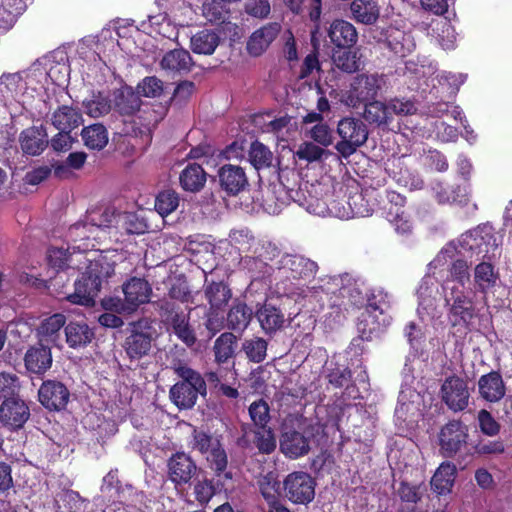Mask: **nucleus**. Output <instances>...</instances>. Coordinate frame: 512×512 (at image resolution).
I'll use <instances>...</instances> for the list:
<instances>
[{"instance_id":"f257e3e1","label":"nucleus","mask_w":512,"mask_h":512,"mask_svg":"<svg viewBox=\"0 0 512 512\" xmlns=\"http://www.w3.org/2000/svg\"><path fill=\"white\" fill-rule=\"evenodd\" d=\"M313 436L310 425L299 417L289 415L281 426L279 449L290 459L303 457L311 450Z\"/></svg>"},{"instance_id":"f03ea898","label":"nucleus","mask_w":512,"mask_h":512,"mask_svg":"<svg viewBox=\"0 0 512 512\" xmlns=\"http://www.w3.org/2000/svg\"><path fill=\"white\" fill-rule=\"evenodd\" d=\"M134 216L117 212L114 207H95L86 212L84 220L78 221L69 228L71 237L89 239L94 231L110 228L114 224H127Z\"/></svg>"},{"instance_id":"7ed1b4c3","label":"nucleus","mask_w":512,"mask_h":512,"mask_svg":"<svg viewBox=\"0 0 512 512\" xmlns=\"http://www.w3.org/2000/svg\"><path fill=\"white\" fill-rule=\"evenodd\" d=\"M124 298H110L104 302L106 309L118 313H133L141 305L150 302L151 284L142 277H131L122 284Z\"/></svg>"},{"instance_id":"20e7f679","label":"nucleus","mask_w":512,"mask_h":512,"mask_svg":"<svg viewBox=\"0 0 512 512\" xmlns=\"http://www.w3.org/2000/svg\"><path fill=\"white\" fill-rule=\"evenodd\" d=\"M336 132L341 138L335 145L337 152L344 158H348L363 146L369 136L367 125L360 118L344 117L338 124Z\"/></svg>"},{"instance_id":"39448f33","label":"nucleus","mask_w":512,"mask_h":512,"mask_svg":"<svg viewBox=\"0 0 512 512\" xmlns=\"http://www.w3.org/2000/svg\"><path fill=\"white\" fill-rule=\"evenodd\" d=\"M386 86V77L378 73H362L354 77L347 96V104L357 108L360 104L375 100Z\"/></svg>"},{"instance_id":"423d86ee","label":"nucleus","mask_w":512,"mask_h":512,"mask_svg":"<svg viewBox=\"0 0 512 512\" xmlns=\"http://www.w3.org/2000/svg\"><path fill=\"white\" fill-rule=\"evenodd\" d=\"M486 246L485 254L482 256V282L488 286H495L499 280V272L495 270V262L501 256V239L492 226L482 224V245Z\"/></svg>"},{"instance_id":"0eeeda50","label":"nucleus","mask_w":512,"mask_h":512,"mask_svg":"<svg viewBox=\"0 0 512 512\" xmlns=\"http://www.w3.org/2000/svg\"><path fill=\"white\" fill-rule=\"evenodd\" d=\"M146 322L138 321L129 324V334L124 340L123 348L131 362H139L146 357L152 348V335L149 332L150 327H146Z\"/></svg>"},{"instance_id":"6e6552de","label":"nucleus","mask_w":512,"mask_h":512,"mask_svg":"<svg viewBox=\"0 0 512 512\" xmlns=\"http://www.w3.org/2000/svg\"><path fill=\"white\" fill-rule=\"evenodd\" d=\"M315 481L306 472H293L283 481L285 497L296 504L310 503L315 496Z\"/></svg>"},{"instance_id":"1a4fd4ad","label":"nucleus","mask_w":512,"mask_h":512,"mask_svg":"<svg viewBox=\"0 0 512 512\" xmlns=\"http://www.w3.org/2000/svg\"><path fill=\"white\" fill-rule=\"evenodd\" d=\"M168 478L176 487L190 484L198 474L193 458L185 452H176L167 461Z\"/></svg>"},{"instance_id":"9d476101","label":"nucleus","mask_w":512,"mask_h":512,"mask_svg":"<svg viewBox=\"0 0 512 512\" xmlns=\"http://www.w3.org/2000/svg\"><path fill=\"white\" fill-rule=\"evenodd\" d=\"M29 418L30 409L19 396L5 399L0 405V423L10 431L22 429Z\"/></svg>"},{"instance_id":"9b49d317","label":"nucleus","mask_w":512,"mask_h":512,"mask_svg":"<svg viewBox=\"0 0 512 512\" xmlns=\"http://www.w3.org/2000/svg\"><path fill=\"white\" fill-rule=\"evenodd\" d=\"M440 452L444 457L454 456L467 442V427L460 421H450L439 432Z\"/></svg>"},{"instance_id":"f8f14e48","label":"nucleus","mask_w":512,"mask_h":512,"mask_svg":"<svg viewBox=\"0 0 512 512\" xmlns=\"http://www.w3.org/2000/svg\"><path fill=\"white\" fill-rule=\"evenodd\" d=\"M441 396L445 404L456 412L468 406L470 392L463 379L453 376L447 378L442 384Z\"/></svg>"},{"instance_id":"ddd939ff","label":"nucleus","mask_w":512,"mask_h":512,"mask_svg":"<svg viewBox=\"0 0 512 512\" xmlns=\"http://www.w3.org/2000/svg\"><path fill=\"white\" fill-rule=\"evenodd\" d=\"M40 403L50 411H61L69 402L70 392L67 387L55 380L42 383L38 391Z\"/></svg>"},{"instance_id":"4468645a","label":"nucleus","mask_w":512,"mask_h":512,"mask_svg":"<svg viewBox=\"0 0 512 512\" xmlns=\"http://www.w3.org/2000/svg\"><path fill=\"white\" fill-rule=\"evenodd\" d=\"M255 316L261 329L266 335L272 336L290 325V320L285 316L280 307L265 302L255 312Z\"/></svg>"},{"instance_id":"2eb2a0df","label":"nucleus","mask_w":512,"mask_h":512,"mask_svg":"<svg viewBox=\"0 0 512 512\" xmlns=\"http://www.w3.org/2000/svg\"><path fill=\"white\" fill-rule=\"evenodd\" d=\"M18 142L26 156H39L49 145L47 129L44 125L31 126L19 134Z\"/></svg>"},{"instance_id":"dca6fc26","label":"nucleus","mask_w":512,"mask_h":512,"mask_svg":"<svg viewBox=\"0 0 512 512\" xmlns=\"http://www.w3.org/2000/svg\"><path fill=\"white\" fill-rule=\"evenodd\" d=\"M281 31L278 22H270L255 30L247 41V51L251 56L262 55Z\"/></svg>"},{"instance_id":"f3484780","label":"nucleus","mask_w":512,"mask_h":512,"mask_svg":"<svg viewBox=\"0 0 512 512\" xmlns=\"http://www.w3.org/2000/svg\"><path fill=\"white\" fill-rule=\"evenodd\" d=\"M100 290L101 285L94 277H90L86 268L81 278L75 282L74 293L68 294L66 299L72 304L91 306L94 304V299Z\"/></svg>"},{"instance_id":"a211bd4d","label":"nucleus","mask_w":512,"mask_h":512,"mask_svg":"<svg viewBox=\"0 0 512 512\" xmlns=\"http://www.w3.org/2000/svg\"><path fill=\"white\" fill-rule=\"evenodd\" d=\"M221 188L228 194L235 196L248 185L246 174L240 166L225 164L218 171Z\"/></svg>"},{"instance_id":"6ab92c4d","label":"nucleus","mask_w":512,"mask_h":512,"mask_svg":"<svg viewBox=\"0 0 512 512\" xmlns=\"http://www.w3.org/2000/svg\"><path fill=\"white\" fill-rule=\"evenodd\" d=\"M327 34L330 42L340 49L352 48L358 41V33L354 25L342 19L334 20Z\"/></svg>"},{"instance_id":"aec40b11","label":"nucleus","mask_w":512,"mask_h":512,"mask_svg":"<svg viewBox=\"0 0 512 512\" xmlns=\"http://www.w3.org/2000/svg\"><path fill=\"white\" fill-rule=\"evenodd\" d=\"M363 119L378 128H387L393 121L387 102L372 100L364 103Z\"/></svg>"},{"instance_id":"412c9836","label":"nucleus","mask_w":512,"mask_h":512,"mask_svg":"<svg viewBox=\"0 0 512 512\" xmlns=\"http://www.w3.org/2000/svg\"><path fill=\"white\" fill-rule=\"evenodd\" d=\"M25 367L32 373L42 374L52 365V354L49 347L39 344L27 350Z\"/></svg>"},{"instance_id":"4be33fe9","label":"nucleus","mask_w":512,"mask_h":512,"mask_svg":"<svg viewBox=\"0 0 512 512\" xmlns=\"http://www.w3.org/2000/svg\"><path fill=\"white\" fill-rule=\"evenodd\" d=\"M50 120L58 131H72L83 122L81 112L77 108L68 105L59 106L52 113Z\"/></svg>"},{"instance_id":"5701e85b","label":"nucleus","mask_w":512,"mask_h":512,"mask_svg":"<svg viewBox=\"0 0 512 512\" xmlns=\"http://www.w3.org/2000/svg\"><path fill=\"white\" fill-rule=\"evenodd\" d=\"M204 295L208 301L211 313L222 310L232 297V292L227 284L222 281L207 282L204 287Z\"/></svg>"},{"instance_id":"b1692460","label":"nucleus","mask_w":512,"mask_h":512,"mask_svg":"<svg viewBox=\"0 0 512 512\" xmlns=\"http://www.w3.org/2000/svg\"><path fill=\"white\" fill-rule=\"evenodd\" d=\"M457 468L451 462H443L435 471L431 479V488L438 495H447L451 492L455 482Z\"/></svg>"},{"instance_id":"393cba45","label":"nucleus","mask_w":512,"mask_h":512,"mask_svg":"<svg viewBox=\"0 0 512 512\" xmlns=\"http://www.w3.org/2000/svg\"><path fill=\"white\" fill-rule=\"evenodd\" d=\"M193 65L189 51L183 48L168 51L160 61L162 69L178 73L190 72Z\"/></svg>"},{"instance_id":"a878e982","label":"nucleus","mask_w":512,"mask_h":512,"mask_svg":"<svg viewBox=\"0 0 512 512\" xmlns=\"http://www.w3.org/2000/svg\"><path fill=\"white\" fill-rule=\"evenodd\" d=\"M66 342L71 348L85 347L94 339V331L85 323L71 321L65 326Z\"/></svg>"},{"instance_id":"bb28decb","label":"nucleus","mask_w":512,"mask_h":512,"mask_svg":"<svg viewBox=\"0 0 512 512\" xmlns=\"http://www.w3.org/2000/svg\"><path fill=\"white\" fill-rule=\"evenodd\" d=\"M220 43L219 34L211 29L198 31L190 38V48L195 54L212 55Z\"/></svg>"},{"instance_id":"cd10ccee","label":"nucleus","mask_w":512,"mask_h":512,"mask_svg":"<svg viewBox=\"0 0 512 512\" xmlns=\"http://www.w3.org/2000/svg\"><path fill=\"white\" fill-rule=\"evenodd\" d=\"M171 369L181 379L177 383L186 384L195 389L202 390V396L207 394V385L204 377L181 360L174 361Z\"/></svg>"},{"instance_id":"c85d7f7f","label":"nucleus","mask_w":512,"mask_h":512,"mask_svg":"<svg viewBox=\"0 0 512 512\" xmlns=\"http://www.w3.org/2000/svg\"><path fill=\"white\" fill-rule=\"evenodd\" d=\"M284 267L291 271L293 278L308 279L314 277L318 265L316 262L299 255H290L284 259Z\"/></svg>"},{"instance_id":"c756f323","label":"nucleus","mask_w":512,"mask_h":512,"mask_svg":"<svg viewBox=\"0 0 512 512\" xmlns=\"http://www.w3.org/2000/svg\"><path fill=\"white\" fill-rule=\"evenodd\" d=\"M198 395L202 396V390L195 389L186 384L175 383L169 391L171 401L179 409L192 408L198 399Z\"/></svg>"},{"instance_id":"7c9ffc66","label":"nucleus","mask_w":512,"mask_h":512,"mask_svg":"<svg viewBox=\"0 0 512 512\" xmlns=\"http://www.w3.org/2000/svg\"><path fill=\"white\" fill-rule=\"evenodd\" d=\"M350 10L354 19L365 25L374 24L380 15L379 7L374 0H353Z\"/></svg>"},{"instance_id":"2f4dec72","label":"nucleus","mask_w":512,"mask_h":512,"mask_svg":"<svg viewBox=\"0 0 512 512\" xmlns=\"http://www.w3.org/2000/svg\"><path fill=\"white\" fill-rule=\"evenodd\" d=\"M237 337L232 332L222 333L214 342L215 362L219 365L227 363L235 356Z\"/></svg>"},{"instance_id":"473e14b6","label":"nucleus","mask_w":512,"mask_h":512,"mask_svg":"<svg viewBox=\"0 0 512 512\" xmlns=\"http://www.w3.org/2000/svg\"><path fill=\"white\" fill-rule=\"evenodd\" d=\"M253 317L252 309L243 302L233 304L227 313V327L233 331H244Z\"/></svg>"},{"instance_id":"72a5a7b5","label":"nucleus","mask_w":512,"mask_h":512,"mask_svg":"<svg viewBox=\"0 0 512 512\" xmlns=\"http://www.w3.org/2000/svg\"><path fill=\"white\" fill-rule=\"evenodd\" d=\"M505 395V385L499 372L482 375V398L489 402H497Z\"/></svg>"},{"instance_id":"f704fd0d","label":"nucleus","mask_w":512,"mask_h":512,"mask_svg":"<svg viewBox=\"0 0 512 512\" xmlns=\"http://www.w3.org/2000/svg\"><path fill=\"white\" fill-rule=\"evenodd\" d=\"M81 137L84 145L91 150H102L108 144V131L100 123L84 127L81 131Z\"/></svg>"},{"instance_id":"c9c22d12","label":"nucleus","mask_w":512,"mask_h":512,"mask_svg":"<svg viewBox=\"0 0 512 512\" xmlns=\"http://www.w3.org/2000/svg\"><path fill=\"white\" fill-rule=\"evenodd\" d=\"M190 311L188 313H182L181 315H174V319L169 321L166 325H169L173 333L187 346L192 347L197 341L194 329L190 323Z\"/></svg>"},{"instance_id":"e433bc0d","label":"nucleus","mask_w":512,"mask_h":512,"mask_svg":"<svg viewBox=\"0 0 512 512\" xmlns=\"http://www.w3.org/2000/svg\"><path fill=\"white\" fill-rule=\"evenodd\" d=\"M182 188L190 192L200 191L206 182V173L198 164H189L179 177Z\"/></svg>"},{"instance_id":"4c0bfd02","label":"nucleus","mask_w":512,"mask_h":512,"mask_svg":"<svg viewBox=\"0 0 512 512\" xmlns=\"http://www.w3.org/2000/svg\"><path fill=\"white\" fill-rule=\"evenodd\" d=\"M390 201L395 202V206H391L387 213V218L390 223L395 226V230L399 233H407L411 229L409 221L406 219L405 212L402 209L404 199L397 193L390 194Z\"/></svg>"},{"instance_id":"58836bf2","label":"nucleus","mask_w":512,"mask_h":512,"mask_svg":"<svg viewBox=\"0 0 512 512\" xmlns=\"http://www.w3.org/2000/svg\"><path fill=\"white\" fill-rule=\"evenodd\" d=\"M360 58L359 50H351V48L334 51L332 54L334 65L341 71L349 74L359 70Z\"/></svg>"},{"instance_id":"ea45409f","label":"nucleus","mask_w":512,"mask_h":512,"mask_svg":"<svg viewBox=\"0 0 512 512\" xmlns=\"http://www.w3.org/2000/svg\"><path fill=\"white\" fill-rule=\"evenodd\" d=\"M66 317L56 313L43 320L38 328V334L46 341L56 344L59 339V331L65 325Z\"/></svg>"},{"instance_id":"a19ab883","label":"nucleus","mask_w":512,"mask_h":512,"mask_svg":"<svg viewBox=\"0 0 512 512\" xmlns=\"http://www.w3.org/2000/svg\"><path fill=\"white\" fill-rule=\"evenodd\" d=\"M202 15L212 25H220L229 18V10L222 0H207L202 5Z\"/></svg>"},{"instance_id":"79ce46f5","label":"nucleus","mask_w":512,"mask_h":512,"mask_svg":"<svg viewBox=\"0 0 512 512\" xmlns=\"http://www.w3.org/2000/svg\"><path fill=\"white\" fill-rule=\"evenodd\" d=\"M274 156L270 149L259 141L252 142L249 149V161L257 170L272 165Z\"/></svg>"},{"instance_id":"37998d69","label":"nucleus","mask_w":512,"mask_h":512,"mask_svg":"<svg viewBox=\"0 0 512 512\" xmlns=\"http://www.w3.org/2000/svg\"><path fill=\"white\" fill-rule=\"evenodd\" d=\"M268 342L262 337L245 339L242 343V350L249 361L260 363L267 355Z\"/></svg>"},{"instance_id":"c03bdc74","label":"nucleus","mask_w":512,"mask_h":512,"mask_svg":"<svg viewBox=\"0 0 512 512\" xmlns=\"http://www.w3.org/2000/svg\"><path fill=\"white\" fill-rule=\"evenodd\" d=\"M325 377L335 388L347 387L352 381V372L348 367L330 363L325 370Z\"/></svg>"},{"instance_id":"a18cd8bd","label":"nucleus","mask_w":512,"mask_h":512,"mask_svg":"<svg viewBox=\"0 0 512 512\" xmlns=\"http://www.w3.org/2000/svg\"><path fill=\"white\" fill-rule=\"evenodd\" d=\"M87 269L90 277H94L101 286L103 280L110 278L115 272L114 263L108 261L104 256H99L97 259L91 260Z\"/></svg>"},{"instance_id":"49530a36","label":"nucleus","mask_w":512,"mask_h":512,"mask_svg":"<svg viewBox=\"0 0 512 512\" xmlns=\"http://www.w3.org/2000/svg\"><path fill=\"white\" fill-rule=\"evenodd\" d=\"M83 106L85 113L92 118L102 117L111 111V101L101 93L83 101Z\"/></svg>"},{"instance_id":"de8ad7c7","label":"nucleus","mask_w":512,"mask_h":512,"mask_svg":"<svg viewBox=\"0 0 512 512\" xmlns=\"http://www.w3.org/2000/svg\"><path fill=\"white\" fill-rule=\"evenodd\" d=\"M115 105L121 114L131 115L140 109L141 100L133 91L127 89L119 93Z\"/></svg>"},{"instance_id":"09e8293b","label":"nucleus","mask_w":512,"mask_h":512,"mask_svg":"<svg viewBox=\"0 0 512 512\" xmlns=\"http://www.w3.org/2000/svg\"><path fill=\"white\" fill-rule=\"evenodd\" d=\"M254 444L262 454H271L276 449V438L270 427L258 428L253 431Z\"/></svg>"},{"instance_id":"8fccbe9b","label":"nucleus","mask_w":512,"mask_h":512,"mask_svg":"<svg viewBox=\"0 0 512 512\" xmlns=\"http://www.w3.org/2000/svg\"><path fill=\"white\" fill-rule=\"evenodd\" d=\"M249 415L255 429L268 427L270 409L263 399L254 401L249 406Z\"/></svg>"},{"instance_id":"3c124183","label":"nucleus","mask_w":512,"mask_h":512,"mask_svg":"<svg viewBox=\"0 0 512 512\" xmlns=\"http://www.w3.org/2000/svg\"><path fill=\"white\" fill-rule=\"evenodd\" d=\"M179 205L178 194L173 190H165L158 194L155 201L156 211L162 215H168L175 211Z\"/></svg>"},{"instance_id":"603ef678","label":"nucleus","mask_w":512,"mask_h":512,"mask_svg":"<svg viewBox=\"0 0 512 512\" xmlns=\"http://www.w3.org/2000/svg\"><path fill=\"white\" fill-rule=\"evenodd\" d=\"M152 304L165 324L174 319V315H181L184 313L181 307L174 300L168 297L158 299Z\"/></svg>"},{"instance_id":"864d4df0","label":"nucleus","mask_w":512,"mask_h":512,"mask_svg":"<svg viewBox=\"0 0 512 512\" xmlns=\"http://www.w3.org/2000/svg\"><path fill=\"white\" fill-rule=\"evenodd\" d=\"M22 77L19 73L3 74L0 77V95L5 98H13L21 85Z\"/></svg>"},{"instance_id":"5fc2aeb1","label":"nucleus","mask_w":512,"mask_h":512,"mask_svg":"<svg viewBox=\"0 0 512 512\" xmlns=\"http://www.w3.org/2000/svg\"><path fill=\"white\" fill-rule=\"evenodd\" d=\"M206 460L217 475L224 473L228 464L227 454L221 443L206 454Z\"/></svg>"},{"instance_id":"6e6d98bb","label":"nucleus","mask_w":512,"mask_h":512,"mask_svg":"<svg viewBox=\"0 0 512 512\" xmlns=\"http://www.w3.org/2000/svg\"><path fill=\"white\" fill-rule=\"evenodd\" d=\"M19 389V378L15 374L0 373V399L5 400L10 397H18Z\"/></svg>"},{"instance_id":"4d7b16f0","label":"nucleus","mask_w":512,"mask_h":512,"mask_svg":"<svg viewBox=\"0 0 512 512\" xmlns=\"http://www.w3.org/2000/svg\"><path fill=\"white\" fill-rule=\"evenodd\" d=\"M219 443V439L214 438L204 431L194 430L193 432L192 448L202 455L208 454V452Z\"/></svg>"},{"instance_id":"13d9d810","label":"nucleus","mask_w":512,"mask_h":512,"mask_svg":"<svg viewBox=\"0 0 512 512\" xmlns=\"http://www.w3.org/2000/svg\"><path fill=\"white\" fill-rule=\"evenodd\" d=\"M387 104L392 116H408L417 112V106L411 99L395 97L388 100Z\"/></svg>"},{"instance_id":"bf43d9fd","label":"nucleus","mask_w":512,"mask_h":512,"mask_svg":"<svg viewBox=\"0 0 512 512\" xmlns=\"http://www.w3.org/2000/svg\"><path fill=\"white\" fill-rule=\"evenodd\" d=\"M137 91L144 97H159L163 93V82L155 76L146 77L138 84Z\"/></svg>"},{"instance_id":"052dcab7","label":"nucleus","mask_w":512,"mask_h":512,"mask_svg":"<svg viewBox=\"0 0 512 512\" xmlns=\"http://www.w3.org/2000/svg\"><path fill=\"white\" fill-rule=\"evenodd\" d=\"M426 491L423 485H411L407 482H401L397 490L400 499L407 503H417L421 500Z\"/></svg>"},{"instance_id":"680f3d73","label":"nucleus","mask_w":512,"mask_h":512,"mask_svg":"<svg viewBox=\"0 0 512 512\" xmlns=\"http://www.w3.org/2000/svg\"><path fill=\"white\" fill-rule=\"evenodd\" d=\"M437 196L441 203L451 202L466 204L468 201V189L466 185H458L456 188L450 189V191L444 189L443 191L437 192Z\"/></svg>"},{"instance_id":"e2e57ef3","label":"nucleus","mask_w":512,"mask_h":512,"mask_svg":"<svg viewBox=\"0 0 512 512\" xmlns=\"http://www.w3.org/2000/svg\"><path fill=\"white\" fill-rule=\"evenodd\" d=\"M244 11L251 17L265 19L271 12L269 0H247Z\"/></svg>"},{"instance_id":"0e129e2a","label":"nucleus","mask_w":512,"mask_h":512,"mask_svg":"<svg viewBox=\"0 0 512 512\" xmlns=\"http://www.w3.org/2000/svg\"><path fill=\"white\" fill-rule=\"evenodd\" d=\"M310 137L319 145L327 147L333 143V134L325 123L315 124L309 131Z\"/></svg>"},{"instance_id":"69168bd1","label":"nucleus","mask_w":512,"mask_h":512,"mask_svg":"<svg viewBox=\"0 0 512 512\" xmlns=\"http://www.w3.org/2000/svg\"><path fill=\"white\" fill-rule=\"evenodd\" d=\"M324 153L325 150L315 143L304 142L299 146L296 156L301 160L314 162L320 160Z\"/></svg>"},{"instance_id":"338daca9","label":"nucleus","mask_w":512,"mask_h":512,"mask_svg":"<svg viewBox=\"0 0 512 512\" xmlns=\"http://www.w3.org/2000/svg\"><path fill=\"white\" fill-rule=\"evenodd\" d=\"M389 306V296L383 289L373 290L371 295L368 297L367 307L373 311H380L381 313H384Z\"/></svg>"},{"instance_id":"774afa93","label":"nucleus","mask_w":512,"mask_h":512,"mask_svg":"<svg viewBox=\"0 0 512 512\" xmlns=\"http://www.w3.org/2000/svg\"><path fill=\"white\" fill-rule=\"evenodd\" d=\"M70 133L71 131L63 130L52 137L49 144L55 152H66L72 148L76 140Z\"/></svg>"}]
</instances>
